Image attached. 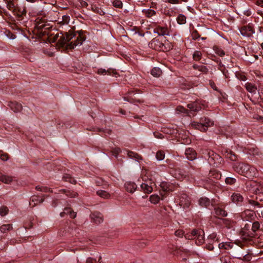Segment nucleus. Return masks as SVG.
Returning <instances> with one entry per match:
<instances>
[{"mask_svg":"<svg viewBox=\"0 0 263 263\" xmlns=\"http://www.w3.org/2000/svg\"><path fill=\"white\" fill-rule=\"evenodd\" d=\"M233 167L236 172L247 177L254 176L257 173V170L255 168L243 163H235Z\"/></svg>","mask_w":263,"mask_h":263,"instance_id":"nucleus-2","label":"nucleus"},{"mask_svg":"<svg viewBox=\"0 0 263 263\" xmlns=\"http://www.w3.org/2000/svg\"><path fill=\"white\" fill-rule=\"evenodd\" d=\"M177 22L179 24H184L186 22V17L183 14H179L177 17Z\"/></svg>","mask_w":263,"mask_h":263,"instance_id":"nucleus-31","label":"nucleus"},{"mask_svg":"<svg viewBox=\"0 0 263 263\" xmlns=\"http://www.w3.org/2000/svg\"><path fill=\"white\" fill-rule=\"evenodd\" d=\"M162 73L161 70L158 67H154L151 70V74L156 77H159Z\"/></svg>","mask_w":263,"mask_h":263,"instance_id":"nucleus-26","label":"nucleus"},{"mask_svg":"<svg viewBox=\"0 0 263 263\" xmlns=\"http://www.w3.org/2000/svg\"><path fill=\"white\" fill-rule=\"evenodd\" d=\"M113 5L117 8H121L122 7L123 4L121 0H114L112 1Z\"/></svg>","mask_w":263,"mask_h":263,"instance_id":"nucleus-36","label":"nucleus"},{"mask_svg":"<svg viewBox=\"0 0 263 263\" xmlns=\"http://www.w3.org/2000/svg\"><path fill=\"white\" fill-rule=\"evenodd\" d=\"M63 179L66 181H68L71 183H75L76 182V180L74 178H73L72 177H71V176L69 175H65L63 177Z\"/></svg>","mask_w":263,"mask_h":263,"instance_id":"nucleus-33","label":"nucleus"},{"mask_svg":"<svg viewBox=\"0 0 263 263\" xmlns=\"http://www.w3.org/2000/svg\"><path fill=\"white\" fill-rule=\"evenodd\" d=\"M0 181L5 183L8 184L13 181V178L10 176H8L6 175H1Z\"/></svg>","mask_w":263,"mask_h":263,"instance_id":"nucleus-21","label":"nucleus"},{"mask_svg":"<svg viewBox=\"0 0 263 263\" xmlns=\"http://www.w3.org/2000/svg\"><path fill=\"white\" fill-rule=\"evenodd\" d=\"M235 181H236L235 179H234L233 178L227 177L226 179V182L227 184H234Z\"/></svg>","mask_w":263,"mask_h":263,"instance_id":"nucleus-40","label":"nucleus"},{"mask_svg":"<svg viewBox=\"0 0 263 263\" xmlns=\"http://www.w3.org/2000/svg\"><path fill=\"white\" fill-rule=\"evenodd\" d=\"M96 260H93L91 258H88L86 260V263H95Z\"/></svg>","mask_w":263,"mask_h":263,"instance_id":"nucleus-49","label":"nucleus"},{"mask_svg":"<svg viewBox=\"0 0 263 263\" xmlns=\"http://www.w3.org/2000/svg\"><path fill=\"white\" fill-rule=\"evenodd\" d=\"M36 189L37 190L43 191V192H47L48 189L47 187L40 186H37L36 187Z\"/></svg>","mask_w":263,"mask_h":263,"instance_id":"nucleus-43","label":"nucleus"},{"mask_svg":"<svg viewBox=\"0 0 263 263\" xmlns=\"http://www.w3.org/2000/svg\"><path fill=\"white\" fill-rule=\"evenodd\" d=\"M199 203L201 206L207 208L210 204V201L206 197H201L199 200Z\"/></svg>","mask_w":263,"mask_h":263,"instance_id":"nucleus-19","label":"nucleus"},{"mask_svg":"<svg viewBox=\"0 0 263 263\" xmlns=\"http://www.w3.org/2000/svg\"><path fill=\"white\" fill-rule=\"evenodd\" d=\"M155 185L154 182H152L151 180H145L141 184V188L144 193L148 194L153 191Z\"/></svg>","mask_w":263,"mask_h":263,"instance_id":"nucleus-5","label":"nucleus"},{"mask_svg":"<svg viewBox=\"0 0 263 263\" xmlns=\"http://www.w3.org/2000/svg\"><path fill=\"white\" fill-rule=\"evenodd\" d=\"M214 213L217 216H226L227 215V212L224 210L219 207L215 208Z\"/></svg>","mask_w":263,"mask_h":263,"instance_id":"nucleus-22","label":"nucleus"},{"mask_svg":"<svg viewBox=\"0 0 263 263\" xmlns=\"http://www.w3.org/2000/svg\"><path fill=\"white\" fill-rule=\"evenodd\" d=\"M213 124V122L209 118H202L200 119L199 122L193 121L191 122V126L202 132H205L208 128Z\"/></svg>","mask_w":263,"mask_h":263,"instance_id":"nucleus-3","label":"nucleus"},{"mask_svg":"<svg viewBox=\"0 0 263 263\" xmlns=\"http://www.w3.org/2000/svg\"><path fill=\"white\" fill-rule=\"evenodd\" d=\"M125 152H127V155L129 158L135 159L137 161H139L140 157L137 154L129 151H125Z\"/></svg>","mask_w":263,"mask_h":263,"instance_id":"nucleus-29","label":"nucleus"},{"mask_svg":"<svg viewBox=\"0 0 263 263\" xmlns=\"http://www.w3.org/2000/svg\"><path fill=\"white\" fill-rule=\"evenodd\" d=\"M241 34L245 37H249L254 33V31L251 26H245L240 30Z\"/></svg>","mask_w":263,"mask_h":263,"instance_id":"nucleus-8","label":"nucleus"},{"mask_svg":"<svg viewBox=\"0 0 263 263\" xmlns=\"http://www.w3.org/2000/svg\"><path fill=\"white\" fill-rule=\"evenodd\" d=\"M91 218L92 220L96 223H100L103 221V218L101 214L99 213H94L91 214Z\"/></svg>","mask_w":263,"mask_h":263,"instance_id":"nucleus-14","label":"nucleus"},{"mask_svg":"<svg viewBox=\"0 0 263 263\" xmlns=\"http://www.w3.org/2000/svg\"><path fill=\"white\" fill-rule=\"evenodd\" d=\"M245 87L247 90L252 94H256L257 90V87L251 83L247 82L245 84Z\"/></svg>","mask_w":263,"mask_h":263,"instance_id":"nucleus-10","label":"nucleus"},{"mask_svg":"<svg viewBox=\"0 0 263 263\" xmlns=\"http://www.w3.org/2000/svg\"><path fill=\"white\" fill-rule=\"evenodd\" d=\"M185 154L186 158L189 160L192 161L196 158V153L193 148H189L186 149Z\"/></svg>","mask_w":263,"mask_h":263,"instance_id":"nucleus-11","label":"nucleus"},{"mask_svg":"<svg viewBox=\"0 0 263 263\" xmlns=\"http://www.w3.org/2000/svg\"><path fill=\"white\" fill-rule=\"evenodd\" d=\"M160 197L157 194L152 195L149 197L150 202L153 204L158 203L160 201Z\"/></svg>","mask_w":263,"mask_h":263,"instance_id":"nucleus-23","label":"nucleus"},{"mask_svg":"<svg viewBox=\"0 0 263 263\" xmlns=\"http://www.w3.org/2000/svg\"><path fill=\"white\" fill-rule=\"evenodd\" d=\"M165 155L163 152L159 151L156 154V159L159 161H161L164 159Z\"/></svg>","mask_w":263,"mask_h":263,"instance_id":"nucleus-34","label":"nucleus"},{"mask_svg":"<svg viewBox=\"0 0 263 263\" xmlns=\"http://www.w3.org/2000/svg\"><path fill=\"white\" fill-rule=\"evenodd\" d=\"M8 209L7 207H2L0 208V215L2 216L6 215L8 213Z\"/></svg>","mask_w":263,"mask_h":263,"instance_id":"nucleus-37","label":"nucleus"},{"mask_svg":"<svg viewBox=\"0 0 263 263\" xmlns=\"http://www.w3.org/2000/svg\"><path fill=\"white\" fill-rule=\"evenodd\" d=\"M138 35L140 36H143V34L138 33Z\"/></svg>","mask_w":263,"mask_h":263,"instance_id":"nucleus-59","label":"nucleus"},{"mask_svg":"<svg viewBox=\"0 0 263 263\" xmlns=\"http://www.w3.org/2000/svg\"><path fill=\"white\" fill-rule=\"evenodd\" d=\"M233 245L230 242H221L218 245L220 249H229L233 247Z\"/></svg>","mask_w":263,"mask_h":263,"instance_id":"nucleus-20","label":"nucleus"},{"mask_svg":"<svg viewBox=\"0 0 263 263\" xmlns=\"http://www.w3.org/2000/svg\"><path fill=\"white\" fill-rule=\"evenodd\" d=\"M261 46L262 49H263V43L261 44Z\"/></svg>","mask_w":263,"mask_h":263,"instance_id":"nucleus-61","label":"nucleus"},{"mask_svg":"<svg viewBox=\"0 0 263 263\" xmlns=\"http://www.w3.org/2000/svg\"><path fill=\"white\" fill-rule=\"evenodd\" d=\"M77 195L76 193H71L70 191L66 192V195L70 197H74Z\"/></svg>","mask_w":263,"mask_h":263,"instance_id":"nucleus-46","label":"nucleus"},{"mask_svg":"<svg viewBox=\"0 0 263 263\" xmlns=\"http://www.w3.org/2000/svg\"><path fill=\"white\" fill-rule=\"evenodd\" d=\"M97 194L101 197L107 199L109 198L110 195L109 193L103 190H99L97 192Z\"/></svg>","mask_w":263,"mask_h":263,"instance_id":"nucleus-27","label":"nucleus"},{"mask_svg":"<svg viewBox=\"0 0 263 263\" xmlns=\"http://www.w3.org/2000/svg\"><path fill=\"white\" fill-rule=\"evenodd\" d=\"M84 40V37L80 33L69 32L60 38L58 43L62 47L71 49L81 45Z\"/></svg>","mask_w":263,"mask_h":263,"instance_id":"nucleus-1","label":"nucleus"},{"mask_svg":"<svg viewBox=\"0 0 263 263\" xmlns=\"http://www.w3.org/2000/svg\"><path fill=\"white\" fill-rule=\"evenodd\" d=\"M12 229V225L10 224H3L1 227L0 230L2 233H6Z\"/></svg>","mask_w":263,"mask_h":263,"instance_id":"nucleus-28","label":"nucleus"},{"mask_svg":"<svg viewBox=\"0 0 263 263\" xmlns=\"http://www.w3.org/2000/svg\"><path fill=\"white\" fill-rule=\"evenodd\" d=\"M120 152L121 149L119 148H117L115 149V153L117 154H119Z\"/></svg>","mask_w":263,"mask_h":263,"instance_id":"nucleus-53","label":"nucleus"},{"mask_svg":"<svg viewBox=\"0 0 263 263\" xmlns=\"http://www.w3.org/2000/svg\"><path fill=\"white\" fill-rule=\"evenodd\" d=\"M154 136L156 138L162 139L163 138V135L158 133H154Z\"/></svg>","mask_w":263,"mask_h":263,"instance_id":"nucleus-48","label":"nucleus"},{"mask_svg":"<svg viewBox=\"0 0 263 263\" xmlns=\"http://www.w3.org/2000/svg\"><path fill=\"white\" fill-rule=\"evenodd\" d=\"M149 46L151 48L155 49V50H163V47L164 46V45L158 39H154L149 43Z\"/></svg>","mask_w":263,"mask_h":263,"instance_id":"nucleus-7","label":"nucleus"},{"mask_svg":"<svg viewBox=\"0 0 263 263\" xmlns=\"http://www.w3.org/2000/svg\"><path fill=\"white\" fill-rule=\"evenodd\" d=\"M204 232L202 230H193L191 234H186L185 237L188 239H196L198 245H201L204 242Z\"/></svg>","mask_w":263,"mask_h":263,"instance_id":"nucleus-4","label":"nucleus"},{"mask_svg":"<svg viewBox=\"0 0 263 263\" xmlns=\"http://www.w3.org/2000/svg\"><path fill=\"white\" fill-rule=\"evenodd\" d=\"M206 248L209 250H212L214 248V247L209 243V245H206Z\"/></svg>","mask_w":263,"mask_h":263,"instance_id":"nucleus-52","label":"nucleus"},{"mask_svg":"<svg viewBox=\"0 0 263 263\" xmlns=\"http://www.w3.org/2000/svg\"><path fill=\"white\" fill-rule=\"evenodd\" d=\"M181 1L186 2H187V0H181Z\"/></svg>","mask_w":263,"mask_h":263,"instance_id":"nucleus-62","label":"nucleus"},{"mask_svg":"<svg viewBox=\"0 0 263 263\" xmlns=\"http://www.w3.org/2000/svg\"><path fill=\"white\" fill-rule=\"evenodd\" d=\"M168 2L173 4H176L178 3V0H168Z\"/></svg>","mask_w":263,"mask_h":263,"instance_id":"nucleus-51","label":"nucleus"},{"mask_svg":"<svg viewBox=\"0 0 263 263\" xmlns=\"http://www.w3.org/2000/svg\"><path fill=\"white\" fill-rule=\"evenodd\" d=\"M65 214L69 215L70 217L72 218L76 217V213L72 211L70 208H65L64 211L60 213V216L64 217Z\"/></svg>","mask_w":263,"mask_h":263,"instance_id":"nucleus-17","label":"nucleus"},{"mask_svg":"<svg viewBox=\"0 0 263 263\" xmlns=\"http://www.w3.org/2000/svg\"><path fill=\"white\" fill-rule=\"evenodd\" d=\"M187 107L190 111H197L201 109V107L198 102L188 104Z\"/></svg>","mask_w":263,"mask_h":263,"instance_id":"nucleus-15","label":"nucleus"},{"mask_svg":"<svg viewBox=\"0 0 263 263\" xmlns=\"http://www.w3.org/2000/svg\"><path fill=\"white\" fill-rule=\"evenodd\" d=\"M201 53L199 51H196L194 52L193 57L194 60L198 61L201 59Z\"/></svg>","mask_w":263,"mask_h":263,"instance_id":"nucleus-35","label":"nucleus"},{"mask_svg":"<svg viewBox=\"0 0 263 263\" xmlns=\"http://www.w3.org/2000/svg\"><path fill=\"white\" fill-rule=\"evenodd\" d=\"M43 201V199L41 198L38 196H34L32 197L31 201L30 202V205L33 206H34L38 202L41 203Z\"/></svg>","mask_w":263,"mask_h":263,"instance_id":"nucleus-25","label":"nucleus"},{"mask_svg":"<svg viewBox=\"0 0 263 263\" xmlns=\"http://www.w3.org/2000/svg\"><path fill=\"white\" fill-rule=\"evenodd\" d=\"M177 111H178L179 112L185 113V114H188L189 115H190V113L188 112V110L187 109H185L182 106H178L177 108Z\"/></svg>","mask_w":263,"mask_h":263,"instance_id":"nucleus-39","label":"nucleus"},{"mask_svg":"<svg viewBox=\"0 0 263 263\" xmlns=\"http://www.w3.org/2000/svg\"><path fill=\"white\" fill-rule=\"evenodd\" d=\"M15 38V35H12V36L10 37V39L11 40H13Z\"/></svg>","mask_w":263,"mask_h":263,"instance_id":"nucleus-55","label":"nucleus"},{"mask_svg":"<svg viewBox=\"0 0 263 263\" xmlns=\"http://www.w3.org/2000/svg\"><path fill=\"white\" fill-rule=\"evenodd\" d=\"M83 6H86L87 5V4L86 2H84V4H82Z\"/></svg>","mask_w":263,"mask_h":263,"instance_id":"nucleus-57","label":"nucleus"},{"mask_svg":"<svg viewBox=\"0 0 263 263\" xmlns=\"http://www.w3.org/2000/svg\"><path fill=\"white\" fill-rule=\"evenodd\" d=\"M124 185L126 191L131 193H134L137 187V185L135 183L130 181L126 182Z\"/></svg>","mask_w":263,"mask_h":263,"instance_id":"nucleus-12","label":"nucleus"},{"mask_svg":"<svg viewBox=\"0 0 263 263\" xmlns=\"http://www.w3.org/2000/svg\"><path fill=\"white\" fill-rule=\"evenodd\" d=\"M218 240L217 238V236L215 233H212L209 235L208 238V241L209 243H211L214 242V241H216Z\"/></svg>","mask_w":263,"mask_h":263,"instance_id":"nucleus-32","label":"nucleus"},{"mask_svg":"<svg viewBox=\"0 0 263 263\" xmlns=\"http://www.w3.org/2000/svg\"><path fill=\"white\" fill-rule=\"evenodd\" d=\"M252 212L251 211H249V210H247V211H245L243 213H242V216H243L245 215H252Z\"/></svg>","mask_w":263,"mask_h":263,"instance_id":"nucleus-47","label":"nucleus"},{"mask_svg":"<svg viewBox=\"0 0 263 263\" xmlns=\"http://www.w3.org/2000/svg\"><path fill=\"white\" fill-rule=\"evenodd\" d=\"M184 235V233L182 230H177L175 232V235L179 237H182Z\"/></svg>","mask_w":263,"mask_h":263,"instance_id":"nucleus-44","label":"nucleus"},{"mask_svg":"<svg viewBox=\"0 0 263 263\" xmlns=\"http://www.w3.org/2000/svg\"><path fill=\"white\" fill-rule=\"evenodd\" d=\"M0 159L3 161H7L8 159V156L7 154L0 153Z\"/></svg>","mask_w":263,"mask_h":263,"instance_id":"nucleus-42","label":"nucleus"},{"mask_svg":"<svg viewBox=\"0 0 263 263\" xmlns=\"http://www.w3.org/2000/svg\"><path fill=\"white\" fill-rule=\"evenodd\" d=\"M107 71L104 69H99L98 70V74H106L107 73Z\"/></svg>","mask_w":263,"mask_h":263,"instance_id":"nucleus-45","label":"nucleus"},{"mask_svg":"<svg viewBox=\"0 0 263 263\" xmlns=\"http://www.w3.org/2000/svg\"><path fill=\"white\" fill-rule=\"evenodd\" d=\"M142 12L145 15V16L148 17H152L156 14L155 11L150 9H143Z\"/></svg>","mask_w":263,"mask_h":263,"instance_id":"nucleus-24","label":"nucleus"},{"mask_svg":"<svg viewBox=\"0 0 263 263\" xmlns=\"http://www.w3.org/2000/svg\"><path fill=\"white\" fill-rule=\"evenodd\" d=\"M194 68H197V65H194Z\"/></svg>","mask_w":263,"mask_h":263,"instance_id":"nucleus-60","label":"nucleus"},{"mask_svg":"<svg viewBox=\"0 0 263 263\" xmlns=\"http://www.w3.org/2000/svg\"><path fill=\"white\" fill-rule=\"evenodd\" d=\"M250 185V190L255 194L263 193V185L256 182H249L248 186Z\"/></svg>","mask_w":263,"mask_h":263,"instance_id":"nucleus-6","label":"nucleus"},{"mask_svg":"<svg viewBox=\"0 0 263 263\" xmlns=\"http://www.w3.org/2000/svg\"><path fill=\"white\" fill-rule=\"evenodd\" d=\"M25 13H26V11L24 9L23 12H22V14Z\"/></svg>","mask_w":263,"mask_h":263,"instance_id":"nucleus-58","label":"nucleus"},{"mask_svg":"<svg viewBox=\"0 0 263 263\" xmlns=\"http://www.w3.org/2000/svg\"><path fill=\"white\" fill-rule=\"evenodd\" d=\"M70 21V17L68 15L62 16V21L60 22V23L62 25H67L69 23Z\"/></svg>","mask_w":263,"mask_h":263,"instance_id":"nucleus-30","label":"nucleus"},{"mask_svg":"<svg viewBox=\"0 0 263 263\" xmlns=\"http://www.w3.org/2000/svg\"><path fill=\"white\" fill-rule=\"evenodd\" d=\"M262 215H263V210L261 211Z\"/></svg>","mask_w":263,"mask_h":263,"instance_id":"nucleus-63","label":"nucleus"},{"mask_svg":"<svg viewBox=\"0 0 263 263\" xmlns=\"http://www.w3.org/2000/svg\"><path fill=\"white\" fill-rule=\"evenodd\" d=\"M256 4L258 6L263 7V0H257Z\"/></svg>","mask_w":263,"mask_h":263,"instance_id":"nucleus-50","label":"nucleus"},{"mask_svg":"<svg viewBox=\"0 0 263 263\" xmlns=\"http://www.w3.org/2000/svg\"><path fill=\"white\" fill-rule=\"evenodd\" d=\"M27 1L31 3H33L35 2V0H26Z\"/></svg>","mask_w":263,"mask_h":263,"instance_id":"nucleus-56","label":"nucleus"},{"mask_svg":"<svg viewBox=\"0 0 263 263\" xmlns=\"http://www.w3.org/2000/svg\"><path fill=\"white\" fill-rule=\"evenodd\" d=\"M179 204L183 209L188 208L190 204L189 198L186 195H183L180 198Z\"/></svg>","mask_w":263,"mask_h":263,"instance_id":"nucleus-9","label":"nucleus"},{"mask_svg":"<svg viewBox=\"0 0 263 263\" xmlns=\"http://www.w3.org/2000/svg\"><path fill=\"white\" fill-rule=\"evenodd\" d=\"M226 157L232 161H235L236 156L232 153H228Z\"/></svg>","mask_w":263,"mask_h":263,"instance_id":"nucleus-41","label":"nucleus"},{"mask_svg":"<svg viewBox=\"0 0 263 263\" xmlns=\"http://www.w3.org/2000/svg\"><path fill=\"white\" fill-rule=\"evenodd\" d=\"M232 201L236 204H239L243 201L242 196L238 193H233L231 196Z\"/></svg>","mask_w":263,"mask_h":263,"instance_id":"nucleus-13","label":"nucleus"},{"mask_svg":"<svg viewBox=\"0 0 263 263\" xmlns=\"http://www.w3.org/2000/svg\"><path fill=\"white\" fill-rule=\"evenodd\" d=\"M155 32L162 36L168 35V31L167 29L165 27H158L156 29V31H155Z\"/></svg>","mask_w":263,"mask_h":263,"instance_id":"nucleus-18","label":"nucleus"},{"mask_svg":"<svg viewBox=\"0 0 263 263\" xmlns=\"http://www.w3.org/2000/svg\"><path fill=\"white\" fill-rule=\"evenodd\" d=\"M9 106L11 109L16 112H20L22 109V105L17 102H11Z\"/></svg>","mask_w":263,"mask_h":263,"instance_id":"nucleus-16","label":"nucleus"},{"mask_svg":"<svg viewBox=\"0 0 263 263\" xmlns=\"http://www.w3.org/2000/svg\"><path fill=\"white\" fill-rule=\"evenodd\" d=\"M219 54L220 55V56H223V55H224V53L223 51H220V52L219 53Z\"/></svg>","mask_w":263,"mask_h":263,"instance_id":"nucleus-54","label":"nucleus"},{"mask_svg":"<svg viewBox=\"0 0 263 263\" xmlns=\"http://www.w3.org/2000/svg\"><path fill=\"white\" fill-rule=\"evenodd\" d=\"M260 227V224L258 222H254L252 226V230L253 232L256 231Z\"/></svg>","mask_w":263,"mask_h":263,"instance_id":"nucleus-38","label":"nucleus"}]
</instances>
